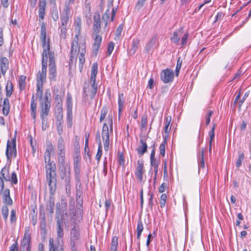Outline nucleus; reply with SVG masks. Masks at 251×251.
I'll return each instance as SVG.
<instances>
[{"mask_svg":"<svg viewBox=\"0 0 251 251\" xmlns=\"http://www.w3.org/2000/svg\"><path fill=\"white\" fill-rule=\"evenodd\" d=\"M36 208V207L33 208V213H31V222L33 226H35L37 223V213L35 212V209Z\"/></svg>","mask_w":251,"mask_h":251,"instance_id":"obj_62","label":"nucleus"},{"mask_svg":"<svg viewBox=\"0 0 251 251\" xmlns=\"http://www.w3.org/2000/svg\"><path fill=\"white\" fill-rule=\"evenodd\" d=\"M157 38V36L156 35H154L147 43L144 50L146 53L148 54L150 53L151 49L153 48L156 42Z\"/></svg>","mask_w":251,"mask_h":251,"instance_id":"obj_15","label":"nucleus"},{"mask_svg":"<svg viewBox=\"0 0 251 251\" xmlns=\"http://www.w3.org/2000/svg\"><path fill=\"white\" fill-rule=\"evenodd\" d=\"M67 125L68 128L73 125L72 110H67Z\"/></svg>","mask_w":251,"mask_h":251,"instance_id":"obj_36","label":"nucleus"},{"mask_svg":"<svg viewBox=\"0 0 251 251\" xmlns=\"http://www.w3.org/2000/svg\"><path fill=\"white\" fill-rule=\"evenodd\" d=\"M47 181H51V180H57L56 173H52L51 172H46Z\"/></svg>","mask_w":251,"mask_h":251,"instance_id":"obj_43","label":"nucleus"},{"mask_svg":"<svg viewBox=\"0 0 251 251\" xmlns=\"http://www.w3.org/2000/svg\"><path fill=\"white\" fill-rule=\"evenodd\" d=\"M140 145L136 148V150L140 156H143L148 151V145L146 142V138L142 137L140 139Z\"/></svg>","mask_w":251,"mask_h":251,"instance_id":"obj_8","label":"nucleus"},{"mask_svg":"<svg viewBox=\"0 0 251 251\" xmlns=\"http://www.w3.org/2000/svg\"><path fill=\"white\" fill-rule=\"evenodd\" d=\"M109 132L110 131H102V139L103 141L104 149L105 151L109 150Z\"/></svg>","mask_w":251,"mask_h":251,"instance_id":"obj_17","label":"nucleus"},{"mask_svg":"<svg viewBox=\"0 0 251 251\" xmlns=\"http://www.w3.org/2000/svg\"><path fill=\"white\" fill-rule=\"evenodd\" d=\"M6 96L7 98L10 97L12 94L13 90V86L11 81H7L5 88Z\"/></svg>","mask_w":251,"mask_h":251,"instance_id":"obj_32","label":"nucleus"},{"mask_svg":"<svg viewBox=\"0 0 251 251\" xmlns=\"http://www.w3.org/2000/svg\"><path fill=\"white\" fill-rule=\"evenodd\" d=\"M213 113L212 110H209L205 116V125L206 126H208L210 122V118Z\"/></svg>","mask_w":251,"mask_h":251,"instance_id":"obj_64","label":"nucleus"},{"mask_svg":"<svg viewBox=\"0 0 251 251\" xmlns=\"http://www.w3.org/2000/svg\"><path fill=\"white\" fill-rule=\"evenodd\" d=\"M144 172V161L143 159L137 161V167L135 175L137 178L141 182L143 180V174Z\"/></svg>","mask_w":251,"mask_h":251,"instance_id":"obj_9","label":"nucleus"},{"mask_svg":"<svg viewBox=\"0 0 251 251\" xmlns=\"http://www.w3.org/2000/svg\"><path fill=\"white\" fill-rule=\"evenodd\" d=\"M56 128L57 133L60 136H62L63 131V121L57 120Z\"/></svg>","mask_w":251,"mask_h":251,"instance_id":"obj_38","label":"nucleus"},{"mask_svg":"<svg viewBox=\"0 0 251 251\" xmlns=\"http://www.w3.org/2000/svg\"><path fill=\"white\" fill-rule=\"evenodd\" d=\"M80 170V166L74 167L75 181H76V183H77V184H79V185H80L81 183H82L81 181Z\"/></svg>","mask_w":251,"mask_h":251,"instance_id":"obj_21","label":"nucleus"},{"mask_svg":"<svg viewBox=\"0 0 251 251\" xmlns=\"http://www.w3.org/2000/svg\"><path fill=\"white\" fill-rule=\"evenodd\" d=\"M46 172H51L52 173H56V165L53 161H50V158L47 159V163L45 162Z\"/></svg>","mask_w":251,"mask_h":251,"instance_id":"obj_19","label":"nucleus"},{"mask_svg":"<svg viewBox=\"0 0 251 251\" xmlns=\"http://www.w3.org/2000/svg\"><path fill=\"white\" fill-rule=\"evenodd\" d=\"M244 159V153L243 152H239L238 159L236 162L235 166L237 168H239L242 164V162Z\"/></svg>","mask_w":251,"mask_h":251,"instance_id":"obj_46","label":"nucleus"},{"mask_svg":"<svg viewBox=\"0 0 251 251\" xmlns=\"http://www.w3.org/2000/svg\"><path fill=\"white\" fill-rule=\"evenodd\" d=\"M40 230L41 231V234L42 235V236L44 239H45L46 234H47V230H46V220H41L40 221Z\"/></svg>","mask_w":251,"mask_h":251,"instance_id":"obj_39","label":"nucleus"},{"mask_svg":"<svg viewBox=\"0 0 251 251\" xmlns=\"http://www.w3.org/2000/svg\"><path fill=\"white\" fill-rule=\"evenodd\" d=\"M172 120L171 116H168L165 118V126L164 128V132L168 133L170 130L171 128L169 129V126Z\"/></svg>","mask_w":251,"mask_h":251,"instance_id":"obj_44","label":"nucleus"},{"mask_svg":"<svg viewBox=\"0 0 251 251\" xmlns=\"http://www.w3.org/2000/svg\"><path fill=\"white\" fill-rule=\"evenodd\" d=\"M59 175L62 179L65 181L66 189L71 188V172L69 166L58 167Z\"/></svg>","mask_w":251,"mask_h":251,"instance_id":"obj_3","label":"nucleus"},{"mask_svg":"<svg viewBox=\"0 0 251 251\" xmlns=\"http://www.w3.org/2000/svg\"><path fill=\"white\" fill-rule=\"evenodd\" d=\"M25 79H26V76H25L24 75H22L20 76L19 80V90L20 91H22L25 89Z\"/></svg>","mask_w":251,"mask_h":251,"instance_id":"obj_34","label":"nucleus"},{"mask_svg":"<svg viewBox=\"0 0 251 251\" xmlns=\"http://www.w3.org/2000/svg\"><path fill=\"white\" fill-rule=\"evenodd\" d=\"M51 93L50 89H47L45 92L44 97L42 98L41 101L39 102L40 104H47L50 105Z\"/></svg>","mask_w":251,"mask_h":251,"instance_id":"obj_18","label":"nucleus"},{"mask_svg":"<svg viewBox=\"0 0 251 251\" xmlns=\"http://www.w3.org/2000/svg\"><path fill=\"white\" fill-rule=\"evenodd\" d=\"M0 174L2 177L6 181L10 180V176H9V166H5L1 170Z\"/></svg>","mask_w":251,"mask_h":251,"instance_id":"obj_25","label":"nucleus"},{"mask_svg":"<svg viewBox=\"0 0 251 251\" xmlns=\"http://www.w3.org/2000/svg\"><path fill=\"white\" fill-rule=\"evenodd\" d=\"M108 112V108L107 106H104L101 110L100 122H101L105 118Z\"/></svg>","mask_w":251,"mask_h":251,"instance_id":"obj_49","label":"nucleus"},{"mask_svg":"<svg viewBox=\"0 0 251 251\" xmlns=\"http://www.w3.org/2000/svg\"><path fill=\"white\" fill-rule=\"evenodd\" d=\"M54 199L52 196H50L49 201L47 204V210L50 211V214L54 212Z\"/></svg>","mask_w":251,"mask_h":251,"instance_id":"obj_27","label":"nucleus"},{"mask_svg":"<svg viewBox=\"0 0 251 251\" xmlns=\"http://www.w3.org/2000/svg\"><path fill=\"white\" fill-rule=\"evenodd\" d=\"M140 43V40L138 38L133 39L132 42V46L130 49V52L134 54L138 49V46Z\"/></svg>","mask_w":251,"mask_h":251,"instance_id":"obj_31","label":"nucleus"},{"mask_svg":"<svg viewBox=\"0 0 251 251\" xmlns=\"http://www.w3.org/2000/svg\"><path fill=\"white\" fill-rule=\"evenodd\" d=\"M75 30L76 32L75 35L79 36L81 30V21L80 19H78L75 23Z\"/></svg>","mask_w":251,"mask_h":251,"instance_id":"obj_56","label":"nucleus"},{"mask_svg":"<svg viewBox=\"0 0 251 251\" xmlns=\"http://www.w3.org/2000/svg\"><path fill=\"white\" fill-rule=\"evenodd\" d=\"M56 225H57V244H60V243H62V237L64 236L63 229L62 228L64 215L63 212L61 211L60 208V204L59 202L56 203Z\"/></svg>","mask_w":251,"mask_h":251,"instance_id":"obj_1","label":"nucleus"},{"mask_svg":"<svg viewBox=\"0 0 251 251\" xmlns=\"http://www.w3.org/2000/svg\"><path fill=\"white\" fill-rule=\"evenodd\" d=\"M16 135L17 131L16 130L14 137L11 139V141L8 140L7 142L5 155L7 161H10V162H11V157L15 158L17 156Z\"/></svg>","mask_w":251,"mask_h":251,"instance_id":"obj_2","label":"nucleus"},{"mask_svg":"<svg viewBox=\"0 0 251 251\" xmlns=\"http://www.w3.org/2000/svg\"><path fill=\"white\" fill-rule=\"evenodd\" d=\"M10 112V104L8 98H5L3 100L2 105V113L3 114L6 116L8 115Z\"/></svg>","mask_w":251,"mask_h":251,"instance_id":"obj_23","label":"nucleus"},{"mask_svg":"<svg viewBox=\"0 0 251 251\" xmlns=\"http://www.w3.org/2000/svg\"><path fill=\"white\" fill-rule=\"evenodd\" d=\"M74 152H80V146L79 138L77 136L75 137V140L74 143Z\"/></svg>","mask_w":251,"mask_h":251,"instance_id":"obj_53","label":"nucleus"},{"mask_svg":"<svg viewBox=\"0 0 251 251\" xmlns=\"http://www.w3.org/2000/svg\"><path fill=\"white\" fill-rule=\"evenodd\" d=\"M98 73V63H94L91 68L90 79H96Z\"/></svg>","mask_w":251,"mask_h":251,"instance_id":"obj_40","label":"nucleus"},{"mask_svg":"<svg viewBox=\"0 0 251 251\" xmlns=\"http://www.w3.org/2000/svg\"><path fill=\"white\" fill-rule=\"evenodd\" d=\"M147 115L144 114L142 116L141 121V125L142 128H146L147 124Z\"/></svg>","mask_w":251,"mask_h":251,"instance_id":"obj_63","label":"nucleus"},{"mask_svg":"<svg viewBox=\"0 0 251 251\" xmlns=\"http://www.w3.org/2000/svg\"><path fill=\"white\" fill-rule=\"evenodd\" d=\"M1 213L4 221H6L8 219L9 214V210L6 205H4L2 207Z\"/></svg>","mask_w":251,"mask_h":251,"instance_id":"obj_48","label":"nucleus"},{"mask_svg":"<svg viewBox=\"0 0 251 251\" xmlns=\"http://www.w3.org/2000/svg\"><path fill=\"white\" fill-rule=\"evenodd\" d=\"M189 37V34L188 32H186L183 35V36L181 38V43H180L182 47H184V45L186 44Z\"/></svg>","mask_w":251,"mask_h":251,"instance_id":"obj_57","label":"nucleus"},{"mask_svg":"<svg viewBox=\"0 0 251 251\" xmlns=\"http://www.w3.org/2000/svg\"><path fill=\"white\" fill-rule=\"evenodd\" d=\"M67 110H72L73 109V101L72 95L70 93H68L67 94Z\"/></svg>","mask_w":251,"mask_h":251,"instance_id":"obj_37","label":"nucleus"},{"mask_svg":"<svg viewBox=\"0 0 251 251\" xmlns=\"http://www.w3.org/2000/svg\"><path fill=\"white\" fill-rule=\"evenodd\" d=\"M205 149L202 148L199 153V157L198 159V165L199 169H204L205 168V163L204 160V154Z\"/></svg>","mask_w":251,"mask_h":251,"instance_id":"obj_24","label":"nucleus"},{"mask_svg":"<svg viewBox=\"0 0 251 251\" xmlns=\"http://www.w3.org/2000/svg\"><path fill=\"white\" fill-rule=\"evenodd\" d=\"M118 245V237L117 236L113 237L109 251H117Z\"/></svg>","mask_w":251,"mask_h":251,"instance_id":"obj_33","label":"nucleus"},{"mask_svg":"<svg viewBox=\"0 0 251 251\" xmlns=\"http://www.w3.org/2000/svg\"><path fill=\"white\" fill-rule=\"evenodd\" d=\"M63 108L61 105L57 108V115L56 118L59 120H63Z\"/></svg>","mask_w":251,"mask_h":251,"instance_id":"obj_59","label":"nucleus"},{"mask_svg":"<svg viewBox=\"0 0 251 251\" xmlns=\"http://www.w3.org/2000/svg\"><path fill=\"white\" fill-rule=\"evenodd\" d=\"M46 5V0H40L39 2V22H41L40 20L44 19L45 14V8Z\"/></svg>","mask_w":251,"mask_h":251,"instance_id":"obj_13","label":"nucleus"},{"mask_svg":"<svg viewBox=\"0 0 251 251\" xmlns=\"http://www.w3.org/2000/svg\"><path fill=\"white\" fill-rule=\"evenodd\" d=\"M215 124H213L212 128L208 132V135L209 136L210 140H209V144H212V141L214 140L215 136Z\"/></svg>","mask_w":251,"mask_h":251,"instance_id":"obj_51","label":"nucleus"},{"mask_svg":"<svg viewBox=\"0 0 251 251\" xmlns=\"http://www.w3.org/2000/svg\"><path fill=\"white\" fill-rule=\"evenodd\" d=\"M57 149L58 151H65V143L62 136H59L57 140Z\"/></svg>","mask_w":251,"mask_h":251,"instance_id":"obj_35","label":"nucleus"},{"mask_svg":"<svg viewBox=\"0 0 251 251\" xmlns=\"http://www.w3.org/2000/svg\"><path fill=\"white\" fill-rule=\"evenodd\" d=\"M82 184L81 183V185L77 184L76 183V198H82Z\"/></svg>","mask_w":251,"mask_h":251,"instance_id":"obj_45","label":"nucleus"},{"mask_svg":"<svg viewBox=\"0 0 251 251\" xmlns=\"http://www.w3.org/2000/svg\"><path fill=\"white\" fill-rule=\"evenodd\" d=\"M110 17V11L109 9H107L104 14L102 16V19L105 21V25L106 26L108 23V20Z\"/></svg>","mask_w":251,"mask_h":251,"instance_id":"obj_61","label":"nucleus"},{"mask_svg":"<svg viewBox=\"0 0 251 251\" xmlns=\"http://www.w3.org/2000/svg\"><path fill=\"white\" fill-rule=\"evenodd\" d=\"M181 65H182V60H180V57H179L177 60L176 66V70H175V73H176V76L178 75L180 69L181 67Z\"/></svg>","mask_w":251,"mask_h":251,"instance_id":"obj_58","label":"nucleus"},{"mask_svg":"<svg viewBox=\"0 0 251 251\" xmlns=\"http://www.w3.org/2000/svg\"><path fill=\"white\" fill-rule=\"evenodd\" d=\"M117 161L120 165L125 167V160L123 152H120L119 151L117 153Z\"/></svg>","mask_w":251,"mask_h":251,"instance_id":"obj_42","label":"nucleus"},{"mask_svg":"<svg viewBox=\"0 0 251 251\" xmlns=\"http://www.w3.org/2000/svg\"><path fill=\"white\" fill-rule=\"evenodd\" d=\"M31 109V116H32L34 122H35L36 118V111H37V103H31L30 104Z\"/></svg>","mask_w":251,"mask_h":251,"instance_id":"obj_41","label":"nucleus"},{"mask_svg":"<svg viewBox=\"0 0 251 251\" xmlns=\"http://www.w3.org/2000/svg\"><path fill=\"white\" fill-rule=\"evenodd\" d=\"M25 231L24 237L21 243L20 250L21 251H31V240L30 234Z\"/></svg>","mask_w":251,"mask_h":251,"instance_id":"obj_5","label":"nucleus"},{"mask_svg":"<svg viewBox=\"0 0 251 251\" xmlns=\"http://www.w3.org/2000/svg\"><path fill=\"white\" fill-rule=\"evenodd\" d=\"M115 46V44L113 42H110L108 44V47H107V54L108 55H111V53L112 52Z\"/></svg>","mask_w":251,"mask_h":251,"instance_id":"obj_60","label":"nucleus"},{"mask_svg":"<svg viewBox=\"0 0 251 251\" xmlns=\"http://www.w3.org/2000/svg\"><path fill=\"white\" fill-rule=\"evenodd\" d=\"M81 51L80 53L79 56V67L80 69H82L83 64L85 62L84 53H85V44L81 45Z\"/></svg>","mask_w":251,"mask_h":251,"instance_id":"obj_22","label":"nucleus"},{"mask_svg":"<svg viewBox=\"0 0 251 251\" xmlns=\"http://www.w3.org/2000/svg\"><path fill=\"white\" fill-rule=\"evenodd\" d=\"M71 238L70 239L79 240L80 239V232L78 226L75 223L73 227L70 231Z\"/></svg>","mask_w":251,"mask_h":251,"instance_id":"obj_12","label":"nucleus"},{"mask_svg":"<svg viewBox=\"0 0 251 251\" xmlns=\"http://www.w3.org/2000/svg\"><path fill=\"white\" fill-rule=\"evenodd\" d=\"M150 160H151V167H158L159 166V161L156 160L155 158V155H150Z\"/></svg>","mask_w":251,"mask_h":251,"instance_id":"obj_50","label":"nucleus"},{"mask_svg":"<svg viewBox=\"0 0 251 251\" xmlns=\"http://www.w3.org/2000/svg\"><path fill=\"white\" fill-rule=\"evenodd\" d=\"M161 80L165 83L172 82L174 77V73L170 69L163 70L160 73Z\"/></svg>","mask_w":251,"mask_h":251,"instance_id":"obj_6","label":"nucleus"},{"mask_svg":"<svg viewBox=\"0 0 251 251\" xmlns=\"http://www.w3.org/2000/svg\"><path fill=\"white\" fill-rule=\"evenodd\" d=\"M46 25V24L45 22H42L41 25L40 39L44 49H47L48 45H49L50 48L49 40H48V43H46L47 34Z\"/></svg>","mask_w":251,"mask_h":251,"instance_id":"obj_7","label":"nucleus"},{"mask_svg":"<svg viewBox=\"0 0 251 251\" xmlns=\"http://www.w3.org/2000/svg\"><path fill=\"white\" fill-rule=\"evenodd\" d=\"M49 57V79L50 81H55L57 75L56 68L55 66V62L54 56H52L51 53H50Z\"/></svg>","mask_w":251,"mask_h":251,"instance_id":"obj_4","label":"nucleus"},{"mask_svg":"<svg viewBox=\"0 0 251 251\" xmlns=\"http://www.w3.org/2000/svg\"><path fill=\"white\" fill-rule=\"evenodd\" d=\"M2 201L4 203L7 205H11L13 203V201L10 196V190L8 189L3 190L2 193Z\"/></svg>","mask_w":251,"mask_h":251,"instance_id":"obj_11","label":"nucleus"},{"mask_svg":"<svg viewBox=\"0 0 251 251\" xmlns=\"http://www.w3.org/2000/svg\"><path fill=\"white\" fill-rule=\"evenodd\" d=\"M54 151V148L51 144L47 145V149L45 152V162L47 163V159L50 158V153Z\"/></svg>","mask_w":251,"mask_h":251,"instance_id":"obj_28","label":"nucleus"},{"mask_svg":"<svg viewBox=\"0 0 251 251\" xmlns=\"http://www.w3.org/2000/svg\"><path fill=\"white\" fill-rule=\"evenodd\" d=\"M47 182L50 188V196H53L56 191L57 180H51L50 182L47 181Z\"/></svg>","mask_w":251,"mask_h":251,"instance_id":"obj_29","label":"nucleus"},{"mask_svg":"<svg viewBox=\"0 0 251 251\" xmlns=\"http://www.w3.org/2000/svg\"><path fill=\"white\" fill-rule=\"evenodd\" d=\"M69 10L68 8L65 9V13L61 15V26H67L69 20Z\"/></svg>","mask_w":251,"mask_h":251,"instance_id":"obj_26","label":"nucleus"},{"mask_svg":"<svg viewBox=\"0 0 251 251\" xmlns=\"http://www.w3.org/2000/svg\"><path fill=\"white\" fill-rule=\"evenodd\" d=\"M182 28L181 27L175 30L170 36L171 41L175 45H178L180 41V36L179 34L181 32Z\"/></svg>","mask_w":251,"mask_h":251,"instance_id":"obj_16","label":"nucleus"},{"mask_svg":"<svg viewBox=\"0 0 251 251\" xmlns=\"http://www.w3.org/2000/svg\"><path fill=\"white\" fill-rule=\"evenodd\" d=\"M148 195L150 196V198L148 200V209H150L151 210H152V206L153 204V194L149 192Z\"/></svg>","mask_w":251,"mask_h":251,"instance_id":"obj_52","label":"nucleus"},{"mask_svg":"<svg viewBox=\"0 0 251 251\" xmlns=\"http://www.w3.org/2000/svg\"><path fill=\"white\" fill-rule=\"evenodd\" d=\"M143 229H144L143 225L142 222L141 221V219L140 218L138 220L137 229H136L137 238L138 240L140 239L141 234H142V232Z\"/></svg>","mask_w":251,"mask_h":251,"instance_id":"obj_30","label":"nucleus"},{"mask_svg":"<svg viewBox=\"0 0 251 251\" xmlns=\"http://www.w3.org/2000/svg\"><path fill=\"white\" fill-rule=\"evenodd\" d=\"M167 144V140L166 137H164V141L162 142L159 146L160 154L164 156L165 154V144Z\"/></svg>","mask_w":251,"mask_h":251,"instance_id":"obj_47","label":"nucleus"},{"mask_svg":"<svg viewBox=\"0 0 251 251\" xmlns=\"http://www.w3.org/2000/svg\"><path fill=\"white\" fill-rule=\"evenodd\" d=\"M93 33L98 34L100 30V18L99 14L94 16Z\"/></svg>","mask_w":251,"mask_h":251,"instance_id":"obj_10","label":"nucleus"},{"mask_svg":"<svg viewBox=\"0 0 251 251\" xmlns=\"http://www.w3.org/2000/svg\"><path fill=\"white\" fill-rule=\"evenodd\" d=\"M125 99L123 94H119L118 96V108H123Z\"/></svg>","mask_w":251,"mask_h":251,"instance_id":"obj_55","label":"nucleus"},{"mask_svg":"<svg viewBox=\"0 0 251 251\" xmlns=\"http://www.w3.org/2000/svg\"><path fill=\"white\" fill-rule=\"evenodd\" d=\"M46 78V74L39 72L37 77V82L43 83L44 81H45Z\"/></svg>","mask_w":251,"mask_h":251,"instance_id":"obj_54","label":"nucleus"},{"mask_svg":"<svg viewBox=\"0 0 251 251\" xmlns=\"http://www.w3.org/2000/svg\"><path fill=\"white\" fill-rule=\"evenodd\" d=\"M50 53H51L52 56H54V52L50 51V48L48 45L47 49H44L43 51L42 64L48 65V56L49 55V58Z\"/></svg>","mask_w":251,"mask_h":251,"instance_id":"obj_14","label":"nucleus"},{"mask_svg":"<svg viewBox=\"0 0 251 251\" xmlns=\"http://www.w3.org/2000/svg\"><path fill=\"white\" fill-rule=\"evenodd\" d=\"M41 108L40 117H47L50 111V105L47 104H40Z\"/></svg>","mask_w":251,"mask_h":251,"instance_id":"obj_20","label":"nucleus"}]
</instances>
